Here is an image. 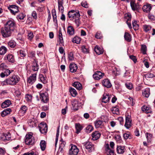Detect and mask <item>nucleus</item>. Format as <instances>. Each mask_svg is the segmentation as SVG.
Returning <instances> with one entry per match:
<instances>
[{
	"label": "nucleus",
	"mask_w": 155,
	"mask_h": 155,
	"mask_svg": "<svg viewBox=\"0 0 155 155\" xmlns=\"http://www.w3.org/2000/svg\"><path fill=\"white\" fill-rule=\"evenodd\" d=\"M19 80L20 78L18 76L13 75L11 77L6 79L4 82L8 85H14L16 84L19 82Z\"/></svg>",
	"instance_id": "1"
},
{
	"label": "nucleus",
	"mask_w": 155,
	"mask_h": 155,
	"mask_svg": "<svg viewBox=\"0 0 155 155\" xmlns=\"http://www.w3.org/2000/svg\"><path fill=\"white\" fill-rule=\"evenodd\" d=\"M25 141V144L28 145H33L35 143L34 137L30 134L26 135Z\"/></svg>",
	"instance_id": "2"
},
{
	"label": "nucleus",
	"mask_w": 155,
	"mask_h": 155,
	"mask_svg": "<svg viewBox=\"0 0 155 155\" xmlns=\"http://www.w3.org/2000/svg\"><path fill=\"white\" fill-rule=\"evenodd\" d=\"M69 18L71 19V20L80 18V15L78 11H74L72 10L70 11L68 14Z\"/></svg>",
	"instance_id": "3"
},
{
	"label": "nucleus",
	"mask_w": 155,
	"mask_h": 155,
	"mask_svg": "<svg viewBox=\"0 0 155 155\" xmlns=\"http://www.w3.org/2000/svg\"><path fill=\"white\" fill-rule=\"evenodd\" d=\"M13 31L5 27L2 28L1 30V33L2 35L4 38L10 36Z\"/></svg>",
	"instance_id": "4"
},
{
	"label": "nucleus",
	"mask_w": 155,
	"mask_h": 155,
	"mask_svg": "<svg viewBox=\"0 0 155 155\" xmlns=\"http://www.w3.org/2000/svg\"><path fill=\"white\" fill-rule=\"evenodd\" d=\"M132 121L131 116L126 114L125 115V122L124 126L127 129H129L131 127L132 125Z\"/></svg>",
	"instance_id": "5"
},
{
	"label": "nucleus",
	"mask_w": 155,
	"mask_h": 155,
	"mask_svg": "<svg viewBox=\"0 0 155 155\" xmlns=\"http://www.w3.org/2000/svg\"><path fill=\"white\" fill-rule=\"evenodd\" d=\"M39 130L42 134H45L47 132L48 126L47 124L44 122H41L38 125Z\"/></svg>",
	"instance_id": "6"
},
{
	"label": "nucleus",
	"mask_w": 155,
	"mask_h": 155,
	"mask_svg": "<svg viewBox=\"0 0 155 155\" xmlns=\"http://www.w3.org/2000/svg\"><path fill=\"white\" fill-rule=\"evenodd\" d=\"M84 145L85 148L89 152H92L94 150V145L92 143L89 142H87L84 143Z\"/></svg>",
	"instance_id": "7"
},
{
	"label": "nucleus",
	"mask_w": 155,
	"mask_h": 155,
	"mask_svg": "<svg viewBox=\"0 0 155 155\" xmlns=\"http://www.w3.org/2000/svg\"><path fill=\"white\" fill-rule=\"evenodd\" d=\"M79 151V149L76 146L71 145L69 150V155H77Z\"/></svg>",
	"instance_id": "8"
},
{
	"label": "nucleus",
	"mask_w": 155,
	"mask_h": 155,
	"mask_svg": "<svg viewBox=\"0 0 155 155\" xmlns=\"http://www.w3.org/2000/svg\"><path fill=\"white\" fill-rule=\"evenodd\" d=\"M8 8L10 12L14 15L19 11L18 7L15 5H10L8 7Z\"/></svg>",
	"instance_id": "9"
},
{
	"label": "nucleus",
	"mask_w": 155,
	"mask_h": 155,
	"mask_svg": "<svg viewBox=\"0 0 155 155\" xmlns=\"http://www.w3.org/2000/svg\"><path fill=\"white\" fill-rule=\"evenodd\" d=\"M40 98L44 103H46L49 100L48 94L47 92L41 93L40 94Z\"/></svg>",
	"instance_id": "10"
},
{
	"label": "nucleus",
	"mask_w": 155,
	"mask_h": 155,
	"mask_svg": "<svg viewBox=\"0 0 155 155\" xmlns=\"http://www.w3.org/2000/svg\"><path fill=\"white\" fill-rule=\"evenodd\" d=\"M1 140L6 141L9 140L11 138V135L10 133H7L3 134L0 137Z\"/></svg>",
	"instance_id": "11"
},
{
	"label": "nucleus",
	"mask_w": 155,
	"mask_h": 155,
	"mask_svg": "<svg viewBox=\"0 0 155 155\" xmlns=\"http://www.w3.org/2000/svg\"><path fill=\"white\" fill-rule=\"evenodd\" d=\"M14 22L12 20H9L5 24V27L10 29L12 31L14 30L15 26Z\"/></svg>",
	"instance_id": "12"
},
{
	"label": "nucleus",
	"mask_w": 155,
	"mask_h": 155,
	"mask_svg": "<svg viewBox=\"0 0 155 155\" xmlns=\"http://www.w3.org/2000/svg\"><path fill=\"white\" fill-rule=\"evenodd\" d=\"M104 76V74L100 71H96L93 75V78L95 80H99Z\"/></svg>",
	"instance_id": "13"
},
{
	"label": "nucleus",
	"mask_w": 155,
	"mask_h": 155,
	"mask_svg": "<svg viewBox=\"0 0 155 155\" xmlns=\"http://www.w3.org/2000/svg\"><path fill=\"white\" fill-rule=\"evenodd\" d=\"M101 83L102 85L107 88L110 87L111 86V84L110 81L108 79H105L102 81Z\"/></svg>",
	"instance_id": "14"
},
{
	"label": "nucleus",
	"mask_w": 155,
	"mask_h": 155,
	"mask_svg": "<svg viewBox=\"0 0 155 155\" xmlns=\"http://www.w3.org/2000/svg\"><path fill=\"white\" fill-rule=\"evenodd\" d=\"M36 73L32 74L28 78V83L30 84L33 83L36 80Z\"/></svg>",
	"instance_id": "15"
},
{
	"label": "nucleus",
	"mask_w": 155,
	"mask_h": 155,
	"mask_svg": "<svg viewBox=\"0 0 155 155\" xmlns=\"http://www.w3.org/2000/svg\"><path fill=\"white\" fill-rule=\"evenodd\" d=\"M30 69L34 71H38L39 69V65L38 64V62L37 61L35 60L33 61Z\"/></svg>",
	"instance_id": "16"
},
{
	"label": "nucleus",
	"mask_w": 155,
	"mask_h": 155,
	"mask_svg": "<svg viewBox=\"0 0 155 155\" xmlns=\"http://www.w3.org/2000/svg\"><path fill=\"white\" fill-rule=\"evenodd\" d=\"M59 37L58 40V44L60 46L64 45V42L61 30H59Z\"/></svg>",
	"instance_id": "17"
},
{
	"label": "nucleus",
	"mask_w": 155,
	"mask_h": 155,
	"mask_svg": "<svg viewBox=\"0 0 155 155\" xmlns=\"http://www.w3.org/2000/svg\"><path fill=\"white\" fill-rule=\"evenodd\" d=\"M3 71V72H2L0 74V76L2 78L8 76L13 71H11L7 69V68Z\"/></svg>",
	"instance_id": "18"
},
{
	"label": "nucleus",
	"mask_w": 155,
	"mask_h": 155,
	"mask_svg": "<svg viewBox=\"0 0 155 155\" xmlns=\"http://www.w3.org/2000/svg\"><path fill=\"white\" fill-rule=\"evenodd\" d=\"M101 134L98 131H95L93 132L91 135L92 140H95L98 139L100 137Z\"/></svg>",
	"instance_id": "19"
},
{
	"label": "nucleus",
	"mask_w": 155,
	"mask_h": 155,
	"mask_svg": "<svg viewBox=\"0 0 155 155\" xmlns=\"http://www.w3.org/2000/svg\"><path fill=\"white\" fill-rule=\"evenodd\" d=\"M143 29L145 32L148 33L152 32V27L150 25H143Z\"/></svg>",
	"instance_id": "20"
},
{
	"label": "nucleus",
	"mask_w": 155,
	"mask_h": 155,
	"mask_svg": "<svg viewBox=\"0 0 155 155\" xmlns=\"http://www.w3.org/2000/svg\"><path fill=\"white\" fill-rule=\"evenodd\" d=\"M28 109L27 107L25 105H22L19 111V114L21 116H23L26 113V111Z\"/></svg>",
	"instance_id": "21"
},
{
	"label": "nucleus",
	"mask_w": 155,
	"mask_h": 155,
	"mask_svg": "<svg viewBox=\"0 0 155 155\" xmlns=\"http://www.w3.org/2000/svg\"><path fill=\"white\" fill-rule=\"evenodd\" d=\"M12 103L10 100H6L2 103L1 107L3 108H5L8 107Z\"/></svg>",
	"instance_id": "22"
},
{
	"label": "nucleus",
	"mask_w": 155,
	"mask_h": 155,
	"mask_svg": "<svg viewBox=\"0 0 155 155\" xmlns=\"http://www.w3.org/2000/svg\"><path fill=\"white\" fill-rule=\"evenodd\" d=\"M12 111V110L10 108H8L5 109L1 113V115L2 117H4L7 115L10 114Z\"/></svg>",
	"instance_id": "23"
},
{
	"label": "nucleus",
	"mask_w": 155,
	"mask_h": 155,
	"mask_svg": "<svg viewBox=\"0 0 155 155\" xmlns=\"http://www.w3.org/2000/svg\"><path fill=\"white\" fill-rule=\"evenodd\" d=\"M152 7L151 5L150 4H146L144 5L142 7V9L143 11L146 12H148L150 11Z\"/></svg>",
	"instance_id": "24"
},
{
	"label": "nucleus",
	"mask_w": 155,
	"mask_h": 155,
	"mask_svg": "<svg viewBox=\"0 0 155 155\" xmlns=\"http://www.w3.org/2000/svg\"><path fill=\"white\" fill-rule=\"evenodd\" d=\"M130 5L133 11L137 10L139 8V5L138 4H136L134 0H133L132 1H131Z\"/></svg>",
	"instance_id": "25"
},
{
	"label": "nucleus",
	"mask_w": 155,
	"mask_h": 155,
	"mask_svg": "<svg viewBox=\"0 0 155 155\" xmlns=\"http://www.w3.org/2000/svg\"><path fill=\"white\" fill-rule=\"evenodd\" d=\"M77 68L76 64L74 63L71 64L69 65L70 70L71 72L74 73L76 72Z\"/></svg>",
	"instance_id": "26"
},
{
	"label": "nucleus",
	"mask_w": 155,
	"mask_h": 155,
	"mask_svg": "<svg viewBox=\"0 0 155 155\" xmlns=\"http://www.w3.org/2000/svg\"><path fill=\"white\" fill-rule=\"evenodd\" d=\"M94 50L97 54L100 55L103 53L104 51L102 48L96 45L94 48Z\"/></svg>",
	"instance_id": "27"
},
{
	"label": "nucleus",
	"mask_w": 155,
	"mask_h": 155,
	"mask_svg": "<svg viewBox=\"0 0 155 155\" xmlns=\"http://www.w3.org/2000/svg\"><path fill=\"white\" fill-rule=\"evenodd\" d=\"M5 58H6L10 62L14 63L15 62V60L14 56L12 54H9L6 55Z\"/></svg>",
	"instance_id": "28"
},
{
	"label": "nucleus",
	"mask_w": 155,
	"mask_h": 155,
	"mask_svg": "<svg viewBox=\"0 0 155 155\" xmlns=\"http://www.w3.org/2000/svg\"><path fill=\"white\" fill-rule=\"evenodd\" d=\"M58 7L60 11H61V12L63 13L64 12V8L63 6V0H58Z\"/></svg>",
	"instance_id": "29"
},
{
	"label": "nucleus",
	"mask_w": 155,
	"mask_h": 155,
	"mask_svg": "<svg viewBox=\"0 0 155 155\" xmlns=\"http://www.w3.org/2000/svg\"><path fill=\"white\" fill-rule=\"evenodd\" d=\"M142 111L146 113H149L151 112V108L146 105H143L141 107Z\"/></svg>",
	"instance_id": "30"
},
{
	"label": "nucleus",
	"mask_w": 155,
	"mask_h": 155,
	"mask_svg": "<svg viewBox=\"0 0 155 155\" xmlns=\"http://www.w3.org/2000/svg\"><path fill=\"white\" fill-rule=\"evenodd\" d=\"M67 33L70 35H72L74 33V30L73 27L71 26L68 27L67 28Z\"/></svg>",
	"instance_id": "31"
},
{
	"label": "nucleus",
	"mask_w": 155,
	"mask_h": 155,
	"mask_svg": "<svg viewBox=\"0 0 155 155\" xmlns=\"http://www.w3.org/2000/svg\"><path fill=\"white\" fill-rule=\"evenodd\" d=\"M105 151L107 153V155H114V151L113 150H111L109 147V145L107 144L106 145Z\"/></svg>",
	"instance_id": "32"
},
{
	"label": "nucleus",
	"mask_w": 155,
	"mask_h": 155,
	"mask_svg": "<svg viewBox=\"0 0 155 155\" xmlns=\"http://www.w3.org/2000/svg\"><path fill=\"white\" fill-rule=\"evenodd\" d=\"M110 97L109 95L108 94H106L105 95H103L102 99V102L104 103H107L110 100Z\"/></svg>",
	"instance_id": "33"
},
{
	"label": "nucleus",
	"mask_w": 155,
	"mask_h": 155,
	"mask_svg": "<svg viewBox=\"0 0 155 155\" xmlns=\"http://www.w3.org/2000/svg\"><path fill=\"white\" fill-rule=\"evenodd\" d=\"M142 94L143 96L146 97H148L150 94V90L149 88H146L143 91Z\"/></svg>",
	"instance_id": "34"
},
{
	"label": "nucleus",
	"mask_w": 155,
	"mask_h": 155,
	"mask_svg": "<svg viewBox=\"0 0 155 155\" xmlns=\"http://www.w3.org/2000/svg\"><path fill=\"white\" fill-rule=\"evenodd\" d=\"M76 133L79 134L82 129L83 127L79 123H76L75 124Z\"/></svg>",
	"instance_id": "35"
},
{
	"label": "nucleus",
	"mask_w": 155,
	"mask_h": 155,
	"mask_svg": "<svg viewBox=\"0 0 155 155\" xmlns=\"http://www.w3.org/2000/svg\"><path fill=\"white\" fill-rule=\"evenodd\" d=\"M112 72L113 74L115 76L119 75L120 74V69H117L116 67L113 68Z\"/></svg>",
	"instance_id": "36"
},
{
	"label": "nucleus",
	"mask_w": 155,
	"mask_h": 155,
	"mask_svg": "<svg viewBox=\"0 0 155 155\" xmlns=\"http://www.w3.org/2000/svg\"><path fill=\"white\" fill-rule=\"evenodd\" d=\"M125 150V149L124 146H119L117 147V151L118 153L122 154L124 152Z\"/></svg>",
	"instance_id": "37"
},
{
	"label": "nucleus",
	"mask_w": 155,
	"mask_h": 155,
	"mask_svg": "<svg viewBox=\"0 0 155 155\" xmlns=\"http://www.w3.org/2000/svg\"><path fill=\"white\" fill-rule=\"evenodd\" d=\"M73 86L78 90H81L82 88L81 84L78 82H75L73 84Z\"/></svg>",
	"instance_id": "38"
},
{
	"label": "nucleus",
	"mask_w": 155,
	"mask_h": 155,
	"mask_svg": "<svg viewBox=\"0 0 155 155\" xmlns=\"http://www.w3.org/2000/svg\"><path fill=\"white\" fill-rule=\"evenodd\" d=\"M39 78L41 81L43 83L45 84L47 82V80H46V77L45 76H44L42 74H40Z\"/></svg>",
	"instance_id": "39"
},
{
	"label": "nucleus",
	"mask_w": 155,
	"mask_h": 155,
	"mask_svg": "<svg viewBox=\"0 0 155 155\" xmlns=\"http://www.w3.org/2000/svg\"><path fill=\"white\" fill-rule=\"evenodd\" d=\"M69 92L71 95L73 97H75L77 94V93L76 91L72 87H70L69 88Z\"/></svg>",
	"instance_id": "40"
},
{
	"label": "nucleus",
	"mask_w": 155,
	"mask_h": 155,
	"mask_svg": "<svg viewBox=\"0 0 155 155\" xmlns=\"http://www.w3.org/2000/svg\"><path fill=\"white\" fill-rule=\"evenodd\" d=\"M124 38L126 40L130 42L131 41V35L127 32H125L124 35Z\"/></svg>",
	"instance_id": "41"
},
{
	"label": "nucleus",
	"mask_w": 155,
	"mask_h": 155,
	"mask_svg": "<svg viewBox=\"0 0 155 155\" xmlns=\"http://www.w3.org/2000/svg\"><path fill=\"white\" fill-rule=\"evenodd\" d=\"M132 25L134 30L135 31L138 30L139 28V25L137 24V21L134 20L132 21Z\"/></svg>",
	"instance_id": "42"
},
{
	"label": "nucleus",
	"mask_w": 155,
	"mask_h": 155,
	"mask_svg": "<svg viewBox=\"0 0 155 155\" xmlns=\"http://www.w3.org/2000/svg\"><path fill=\"white\" fill-rule=\"evenodd\" d=\"M80 41L81 39L80 38L77 36L74 37L72 40L73 42L77 44H79L80 43Z\"/></svg>",
	"instance_id": "43"
},
{
	"label": "nucleus",
	"mask_w": 155,
	"mask_h": 155,
	"mask_svg": "<svg viewBox=\"0 0 155 155\" xmlns=\"http://www.w3.org/2000/svg\"><path fill=\"white\" fill-rule=\"evenodd\" d=\"M111 110L114 114H119V110L117 106L113 107L111 109Z\"/></svg>",
	"instance_id": "44"
},
{
	"label": "nucleus",
	"mask_w": 155,
	"mask_h": 155,
	"mask_svg": "<svg viewBox=\"0 0 155 155\" xmlns=\"http://www.w3.org/2000/svg\"><path fill=\"white\" fill-rule=\"evenodd\" d=\"M103 122L101 120H97L95 123V125L96 128L101 127L102 124Z\"/></svg>",
	"instance_id": "45"
},
{
	"label": "nucleus",
	"mask_w": 155,
	"mask_h": 155,
	"mask_svg": "<svg viewBox=\"0 0 155 155\" xmlns=\"http://www.w3.org/2000/svg\"><path fill=\"white\" fill-rule=\"evenodd\" d=\"M40 146L41 148L42 151H44L46 148V142L44 140H41L40 142Z\"/></svg>",
	"instance_id": "46"
},
{
	"label": "nucleus",
	"mask_w": 155,
	"mask_h": 155,
	"mask_svg": "<svg viewBox=\"0 0 155 155\" xmlns=\"http://www.w3.org/2000/svg\"><path fill=\"white\" fill-rule=\"evenodd\" d=\"M7 51V48L5 47L4 46H1L0 48V54H4L6 53Z\"/></svg>",
	"instance_id": "47"
},
{
	"label": "nucleus",
	"mask_w": 155,
	"mask_h": 155,
	"mask_svg": "<svg viewBox=\"0 0 155 155\" xmlns=\"http://www.w3.org/2000/svg\"><path fill=\"white\" fill-rule=\"evenodd\" d=\"M16 45L15 42L14 40H10L8 42V45L12 48H14Z\"/></svg>",
	"instance_id": "48"
},
{
	"label": "nucleus",
	"mask_w": 155,
	"mask_h": 155,
	"mask_svg": "<svg viewBox=\"0 0 155 155\" xmlns=\"http://www.w3.org/2000/svg\"><path fill=\"white\" fill-rule=\"evenodd\" d=\"M93 127L91 125L87 126L85 128V132L87 133H89L93 130Z\"/></svg>",
	"instance_id": "49"
},
{
	"label": "nucleus",
	"mask_w": 155,
	"mask_h": 155,
	"mask_svg": "<svg viewBox=\"0 0 155 155\" xmlns=\"http://www.w3.org/2000/svg\"><path fill=\"white\" fill-rule=\"evenodd\" d=\"M141 51L143 54H146L147 51V47L145 45H141Z\"/></svg>",
	"instance_id": "50"
},
{
	"label": "nucleus",
	"mask_w": 155,
	"mask_h": 155,
	"mask_svg": "<svg viewBox=\"0 0 155 155\" xmlns=\"http://www.w3.org/2000/svg\"><path fill=\"white\" fill-rule=\"evenodd\" d=\"M25 16L26 15L25 14L22 13H20L17 16V18L18 20H21L24 19Z\"/></svg>",
	"instance_id": "51"
},
{
	"label": "nucleus",
	"mask_w": 155,
	"mask_h": 155,
	"mask_svg": "<svg viewBox=\"0 0 155 155\" xmlns=\"http://www.w3.org/2000/svg\"><path fill=\"white\" fill-rule=\"evenodd\" d=\"M72 105L73 108L77 110L78 107L79 105L78 104V101L77 100L74 101L72 103Z\"/></svg>",
	"instance_id": "52"
},
{
	"label": "nucleus",
	"mask_w": 155,
	"mask_h": 155,
	"mask_svg": "<svg viewBox=\"0 0 155 155\" xmlns=\"http://www.w3.org/2000/svg\"><path fill=\"white\" fill-rule=\"evenodd\" d=\"M18 53L22 57H25L26 55V52L24 50H20L18 52Z\"/></svg>",
	"instance_id": "53"
},
{
	"label": "nucleus",
	"mask_w": 155,
	"mask_h": 155,
	"mask_svg": "<svg viewBox=\"0 0 155 155\" xmlns=\"http://www.w3.org/2000/svg\"><path fill=\"white\" fill-rule=\"evenodd\" d=\"M59 127H58V129H57V133H56V138H55V146L56 147V145H57V143L58 142V137H59Z\"/></svg>",
	"instance_id": "54"
},
{
	"label": "nucleus",
	"mask_w": 155,
	"mask_h": 155,
	"mask_svg": "<svg viewBox=\"0 0 155 155\" xmlns=\"http://www.w3.org/2000/svg\"><path fill=\"white\" fill-rule=\"evenodd\" d=\"M52 14L53 16V21L54 22H57V20L56 19V15L55 10H52Z\"/></svg>",
	"instance_id": "55"
},
{
	"label": "nucleus",
	"mask_w": 155,
	"mask_h": 155,
	"mask_svg": "<svg viewBox=\"0 0 155 155\" xmlns=\"http://www.w3.org/2000/svg\"><path fill=\"white\" fill-rule=\"evenodd\" d=\"M25 98L27 101L28 102L31 101L32 99V96L30 94H26L25 95Z\"/></svg>",
	"instance_id": "56"
},
{
	"label": "nucleus",
	"mask_w": 155,
	"mask_h": 155,
	"mask_svg": "<svg viewBox=\"0 0 155 155\" xmlns=\"http://www.w3.org/2000/svg\"><path fill=\"white\" fill-rule=\"evenodd\" d=\"M146 136L148 142H149L151 141V138L152 137V135L149 133H147L146 134Z\"/></svg>",
	"instance_id": "57"
},
{
	"label": "nucleus",
	"mask_w": 155,
	"mask_h": 155,
	"mask_svg": "<svg viewBox=\"0 0 155 155\" xmlns=\"http://www.w3.org/2000/svg\"><path fill=\"white\" fill-rule=\"evenodd\" d=\"M125 18L126 19V21H130L131 20V15L130 14L128 13L125 14Z\"/></svg>",
	"instance_id": "58"
},
{
	"label": "nucleus",
	"mask_w": 155,
	"mask_h": 155,
	"mask_svg": "<svg viewBox=\"0 0 155 155\" xmlns=\"http://www.w3.org/2000/svg\"><path fill=\"white\" fill-rule=\"evenodd\" d=\"M123 137L125 140H127L129 138L130 139L131 138V135L129 132L124 134H123Z\"/></svg>",
	"instance_id": "59"
},
{
	"label": "nucleus",
	"mask_w": 155,
	"mask_h": 155,
	"mask_svg": "<svg viewBox=\"0 0 155 155\" xmlns=\"http://www.w3.org/2000/svg\"><path fill=\"white\" fill-rule=\"evenodd\" d=\"M81 50L84 53H88L89 52L88 48L84 45L82 46L81 47Z\"/></svg>",
	"instance_id": "60"
},
{
	"label": "nucleus",
	"mask_w": 155,
	"mask_h": 155,
	"mask_svg": "<svg viewBox=\"0 0 155 155\" xmlns=\"http://www.w3.org/2000/svg\"><path fill=\"white\" fill-rule=\"evenodd\" d=\"M68 58L69 60L71 61L74 60L73 54L72 52H70L68 54Z\"/></svg>",
	"instance_id": "61"
},
{
	"label": "nucleus",
	"mask_w": 155,
	"mask_h": 155,
	"mask_svg": "<svg viewBox=\"0 0 155 155\" xmlns=\"http://www.w3.org/2000/svg\"><path fill=\"white\" fill-rule=\"evenodd\" d=\"M7 66L4 63H2L0 64V70L4 71V70L7 68Z\"/></svg>",
	"instance_id": "62"
},
{
	"label": "nucleus",
	"mask_w": 155,
	"mask_h": 155,
	"mask_svg": "<svg viewBox=\"0 0 155 155\" xmlns=\"http://www.w3.org/2000/svg\"><path fill=\"white\" fill-rule=\"evenodd\" d=\"M60 148H63L65 146L66 144V142L63 141L62 139H61L60 140Z\"/></svg>",
	"instance_id": "63"
},
{
	"label": "nucleus",
	"mask_w": 155,
	"mask_h": 155,
	"mask_svg": "<svg viewBox=\"0 0 155 155\" xmlns=\"http://www.w3.org/2000/svg\"><path fill=\"white\" fill-rule=\"evenodd\" d=\"M38 153L37 152H34L33 151H31L30 153H25L23 155H38Z\"/></svg>",
	"instance_id": "64"
}]
</instances>
